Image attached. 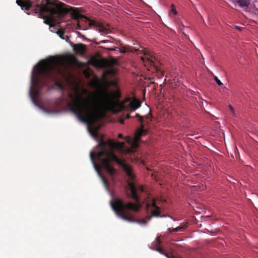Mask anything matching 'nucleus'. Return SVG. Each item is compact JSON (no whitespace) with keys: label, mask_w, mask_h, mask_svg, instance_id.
<instances>
[{"label":"nucleus","mask_w":258,"mask_h":258,"mask_svg":"<svg viewBox=\"0 0 258 258\" xmlns=\"http://www.w3.org/2000/svg\"><path fill=\"white\" fill-rule=\"evenodd\" d=\"M35 1L37 4L33 7L32 1V7L29 10H32V13L39 18H42L44 23L50 26L52 25V16L63 19L68 13H70L72 18L78 21L80 19L86 18L80 14L79 8L72 7L58 0Z\"/></svg>","instance_id":"1"},{"label":"nucleus","mask_w":258,"mask_h":258,"mask_svg":"<svg viewBox=\"0 0 258 258\" xmlns=\"http://www.w3.org/2000/svg\"><path fill=\"white\" fill-rule=\"evenodd\" d=\"M107 144L111 149L121 148L124 146V143H115L111 140H109L106 143L103 141H101L99 144V151L95 154L92 152L90 153V159L92 160L95 170L98 173L100 174V167L95 162L94 159L96 158L99 162L100 165L111 176L115 173V169L111 165L110 162L114 161L118 165L121 166L124 171L126 173L130 179L134 178V175L132 172V167L124 163V161L119 159L111 150L106 148Z\"/></svg>","instance_id":"2"},{"label":"nucleus","mask_w":258,"mask_h":258,"mask_svg":"<svg viewBox=\"0 0 258 258\" xmlns=\"http://www.w3.org/2000/svg\"><path fill=\"white\" fill-rule=\"evenodd\" d=\"M58 64L56 58L52 57L42 60L35 67L31 78L32 86L30 92L33 100L39 95V88L47 84L43 79L54 80L61 74Z\"/></svg>","instance_id":"3"},{"label":"nucleus","mask_w":258,"mask_h":258,"mask_svg":"<svg viewBox=\"0 0 258 258\" xmlns=\"http://www.w3.org/2000/svg\"><path fill=\"white\" fill-rule=\"evenodd\" d=\"M71 101L68 103L70 110L82 122L90 123L98 118V106L91 97L85 98L76 91L74 94H68Z\"/></svg>","instance_id":"4"},{"label":"nucleus","mask_w":258,"mask_h":258,"mask_svg":"<svg viewBox=\"0 0 258 258\" xmlns=\"http://www.w3.org/2000/svg\"><path fill=\"white\" fill-rule=\"evenodd\" d=\"M101 101L103 103L110 102L111 107L114 113H119L124 110L133 112L141 106V102L135 97L132 99L127 97L122 101H112L110 95L106 91L102 93Z\"/></svg>","instance_id":"5"},{"label":"nucleus","mask_w":258,"mask_h":258,"mask_svg":"<svg viewBox=\"0 0 258 258\" xmlns=\"http://www.w3.org/2000/svg\"><path fill=\"white\" fill-rule=\"evenodd\" d=\"M111 205L112 208L117 215L120 217L122 219L131 222H134L135 220L131 216L130 214L127 212L126 210H131L137 212L141 208V206L139 203L134 204L129 202L125 204L122 200L118 199H116L113 202H112Z\"/></svg>","instance_id":"6"},{"label":"nucleus","mask_w":258,"mask_h":258,"mask_svg":"<svg viewBox=\"0 0 258 258\" xmlns=\"http://www.w3.org/2000/svg\"><path fill=\"white\" fill-rule=\"evenodd\" d=\"M120 52L124 53L127 52H136L138 54H142L143 56L141 57V59L146 67H154L155 68L156 71L158 69L156 66L154 61L153 60L152 55L148 52L144 51L143 50H140L139 49H136L130 47V46H125L118 48Z\"/></svg>","instance_id":"7"},{"label":"nucleus","mask_w":258,"mask_h":258,"mask_svg":"<svg viewBox=\"0 0 258 258\" xmlns=\"http://www.w3.org/2000/svg\"><path fill=\"white\" fill-rule=\"evenodd\" d=\"M136 116L138 118L139 122L141 123V127L137 131L134 139L130 137H126L124 138L125 141L130 146L129 151L131 152H134L137 150L138 147V142L140 140V138L145 132V130L144 129V126L143 123L144 122V120L143 119V117L138 113L136 114Z\"/></svg>","instance_id":"8"},{"label":"nucleus","mask_w":258,"mask_h":258,"mask_svg":"<svg viewBox=\"0 0 258 258\" xmlns=\"http://www.w3.org/2000/svg\"><path fill=\"white\" fill-rule=\"evenodd\" d=\"M132 172H133V170H132ZM132 173L134 175V178L131 179L130 178V177H128V179L130 180V181H128V183H127L128 188L131 191V193L127 194V195L129 198H133L137 203H139V196H138V193H137L138 188L136 187L135 183L133 181H132V180H133L135 178V175L133 173ZM128 177H129V176H128ZM138 190L141 192H145V188H144V187L143 185L139 186L138 187Z\"/></svg>","instance_id":"9"},{"label":"nucleus","mask_w":258,"mask_h":258,"mask_svg":"<svg viewBox=\"0 0 258 258\" xmlns=\"http://www.w3.org/2000/svg\"><path fill=\"white\" fill-rule=\"evenodd\" d=\"M147 210L151 213L152 216L158 217L160 215V208L156 205V201L153 199L150 203L146 204Z\"/></svg>","instance_id":"10"},{"label":"nucleus","mask_w":258,"mask_h":258,"mask_svg":"<svg viewBox=\"0 0 258 258\" xmlns=\"http://www.w3.org/2000/svg\"><path fill=\"white\" fill-rule=\"evenodd\" d=\"M73 50L76 54L84 55L86 51V46L83 43L74 44H72Z\"/></svg>","instance_id":"11"},{"label":"nucleus","mask_w":258,"mask_h":258,"mask_svg":"<svg viewBox=\"0 0 258 258\" xmlns=\"http://www.w3.org/2000/svg\"><path fill=\"white\" fill-rule=\"evenodd\" d=\"M58 61V67L59 68V69L61 70V74L59 75V76H58V77L57 79H56L55 80H49V79H43L44 80V82H46L48 83V81H55V84L56 86L60 87V88L61 89H63V86L61 84V83H60L59 82H57L56 80H58L60 77H62L64 75V73H63V70H62L61 68V66H60V62L59 61L58 59H57V58H56Z\"/></svg>","instance_id":"12"},{"label":"nucleus","mask_w":258,"mask_h":258,"mask_svg":"<svg viewBox=\"0 0 258 258\" xmlns=\"http://www.w3.org/2000/svg\"><path fill=\"white\" fill-rule=\"evenodd\" d=\"M57 34L62 39L66 40V41L69 40V37L67 35H66L62 29H59L56 31Z\"/></svg>","instance_id":"13"},{"label":"nucleus","mask_w":258,"mask_h":258,"mask_svg":"<svg viewBox=\"0 0 258 258\" xmlns=\"http://www.w3.org/2000/svg\"><path fill=\"white\" fill-rule=\"evenodd\" d=\"M236 3L241 8H247L250 4L248 0H238Z\"/></svg>","instance_id":"14"},{"label":"nucleus","mask_w":258,"mask_h":258,"mask_svg":"<svg viewBox=\"0 0 258 258\" xmlns=\"http://www.w3.org/2000/svg\"><path fill=\"white\" fill-rule=\"evenodd\" d=\"M99 31L100 32H103L105 34H108L110 32V30L109 26H104V25H100L99 26Z\"/></svg>","instance_id":"15"},{"label":"nucleus","mask_w":258,"mask_h":258,"mask_svg":"<svg viewBox=\"0 0 258 258\" xmlns=\"http://www.w3.org/2000/svg\"><path fill=\"white\" fill-rule=\"evenodd\" d=\"M93 64L98 67H104L105 66L104 60L93 59Z\"/></svg>","instance_id":"16"},{"label":"nucleus","mask_w":258,"mask_h":258,"mask_svg":"<svg viewBox=\"0 0 258 258\" xmlns=\"http://www.w3.org/2000/svg\"><path fill=\"white\" fill-rule=\"evenodd\" d=\"M88 131L90 134L94 137L97 138L98 137V132L96 129L92 128L91 127H88Z\"/></svg>","instance_id":"17"},{"label":"nucleus","mask_w":258,"mask_h":258,"mask_svg":"<svg viewBox=\"0 0 258 258\" xmlns=\"http://www.w3.org/2000/svg\"><path fill=\"white\" fill-rule=\"evenodd\" d=\"M101 178L104 186L107 189H108L109 187V183L107 179L103 176H101Z\"/></svg>","instance_id":"18"},{"label":"nucleus","mask_w":258,"mask_h":258,"mask_svg":"<svg viewBox=\"0 0 258 258\" xmlns=\"http://www.w3.org/2000/svg\"><path fill=\"white\" fill-rule=\"evenodd\" d=\"M170 13H172L173 15H175L177 14V12L176 10L174 4H171V10Z\"/></svg>","instance_id":"19"},{"label":"nucleus","mask_w":258,"mask_h":258,"mask_svg":"<svg viewBox=\"0 0 258 258\" xmlns=\"http://www.w3.org/2000/svg\"><path fill=\"white\" fill-rule=\"evenodd\" d=\"M186 227V224H183L182 225H180L177 227H176L177 229L178 230V232L179 231H183L184 229Z\"/></svg>","instance_id":"20"},{"label":"nucleus","mask_w":258,"mask_h":258,"mask_svg":"<svg viewBox=\"0 0 258 258\" xmlns=\"http://www.w3.org/2000/svg\"><path fill=\"white\" fill-rule=\"evenodd\" d=\"M214 80L215 81H216V82L217 83V84L219 85V86H222L223 85V84L222 83V82L220 81V80H219L218 78L217 77H214Z\"/></svg>","instance_id":"21"},{"label":"nucleus","mask_w":258,"mask_h":258,"mask_svg":"<svg viewBox=\"0 0 258 258\" xmlns=\"http://www.w3.org/2000/svg\"><path fill=\"white\" fill-rule=\"evenodd\" d=\"M168 230L170 232H178V230L177 229V228H172V229H171L170 228H168Z\"/></svg>","instance_id":"22"},{"label":"nucleus","mask_w":258,"mask_h":258,"mask_svg":"<svg viewBox=\"0 0 258 258\" xmlns=\"http://www.w3.org/2000/svg\"><path fill=\"white\" fill-rule=\"evenodd\" d=\"M157 250L158 251H159L160 253H162V254H164V253L163 249L162 248H161V247L158 248L157 249Z\"/></svg>","instance_id":"23"},{"label":"nucleus","mask_w":258,"mask_h":258,"mask_svg":"<svg viewBox=\"0 0 258 258\" xmlns=\"http://www.w3.org/2000/svg\"><path fill=\"white\" fill-rule=\"evenodd\" d=\"M229 109L230 110V111L232 112V114L234 115V109L232 107V106L231 105H229Z\"/></svg>","instance_id":"24"},{"label":"nucleus","mask_w":258,"mask_h":258,"mask_svg":"<svg viewBox=\"0 0 258 258\" xmlns=\"http://www.w3.org/2000/svg\"><path fill=\"white\" fill-rule=\"evenodd\" d=\"M118 137L119 138L122 139V138H123V135H122V134H119L118 135Z\"/></svg>","instance_id":"25"},{"label":"nucleus","mask_w":258,"mask_h":258,"mask_svg":"<svg viewBox=\"0 0 258 258\" xmlns=\"http://www.w3.org/2000/svg\"><path fill=\"white\" fill-rule=\"evenodd\" d=\"M119 122L121 124H123L124 123V120H123V119H120L119 120Z\"/></svg>","instance_id":"26"},{"label":"nucleus","mask_w":258,"mask_h":258,"mask_svg":"<svg viewBox=\"0 0 258 258\" xmlns=\"http://www.w3.org/2000/svg\"><path fill=\"white\" fill-rule=\"evenodd\" d=\"M131 117V116L129 114H127L126 115H125V118L126 119H129Z\"/></svg>","instance_id":"27"},{"label":"nucleus","mask_w":258,"mask_h":258,"mask_svg":"<svg viewBox=\"0 0 258 258\" xmlns=\"http://www.w3.org/2000/svg\"><path fill=\"white\" fill-rule=\"evenodd\" d=\"M157 242L158 243V244H160L161 243V241L159 239V238H157Z\"/></svg>","instance_id":"28"},{"label":"nucleus","mask_w":258,"mask_h":258,"mask_svg":"<svg viewBox=\"0 0 258 258\" xmlns=\"http://www.w3.org/2000/svg\"><path fill=\"white\" fill-rule=\"evenodd\" d=\"M116 97L119 98L120 97V94L118 92H117L115 94Z\"/></svg>","instance_id":"29"},{"label":"nucleus","mask_w":258,"mask_h":258,"mask_svg":"<svg viewBox=\"0 0 258 258\" xmlns=\"http://www.w3.org/2000/svg\"><path fill=\"white\" fill-rule=\"evenodd\" d=\"M235 28L239 31L241 30V28L238 26H235Z\"/></svg>","instance_id":"30"},{"label":"nucleus","mask_w":258,"mask_h":258,"mask_svg":"<svg viewBox=\"0 0 258 258\" xmlns=\"http://www.w3.org/2000/svg\"><path fill=\"white\" fill-rule=\"evenodd\" d=\"M94 22H93V21H91V22H90V25H93V24H94Z\"/></svg>","instance_id":"31"},{"label":"nucleus","mask_w":258,"mask_h":258,"mask_svg":"<svg viewBox=\"0 0 258 258\" xmlns=\"http://www.w3.org/2000/svg\"><path fill=\"white\" fill-rule=\"evenodd\" d=\"M107 41V40H102L101 41V43H105Z\"/></svg>","instance_id":"32"},{"label":"nucleus","mask_w":258,"mask_h":258,"mask_svg":"<svg viewBox=\"0 0 258 258\" xmlns=\"http://www.w3.org/2000/svg\"><path fill=\"white\" fill-rule=\"evenodd\" d=\"M142 222L144 224H146V221L145 220H142Z\"/></svg>","instance_id":"33"},{"label":"nucleus","mask_w":258,"mask_h":258,"mask_svg":"<svg viewBox=\"0 0 258 258\" xmlns=\"http://www.w3.org/2000/svg\"><path fill=\"white\" fill-rule=\"evenodd\" d=\"M151 216H149L148 218V220H150L151 219Z\"/></svg>","instance_id":"34"},{"label":"nucleus","mask_w":258,"mask_h":258,"mask_svg":"<svg viewBox=\"0 0 258 258\" xmlns=\"http://www.w3.org/2000/svg\"><path fill=\"white\" fill-rule=\"evenodd\" d=\"M151 115H150V114H149V117H147V119H148V118H150V117H151Z\"/></svg>","instance_id":"35"}]
</instances>
